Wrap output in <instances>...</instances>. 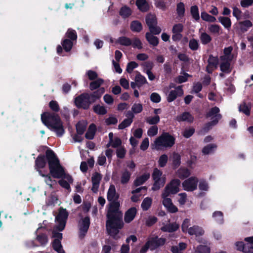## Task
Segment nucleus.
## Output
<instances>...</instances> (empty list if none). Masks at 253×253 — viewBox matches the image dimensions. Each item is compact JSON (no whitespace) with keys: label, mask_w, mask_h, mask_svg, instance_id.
<instances>
[{"label":"nucleus","mask_w":253,"mask_h":253,"mask_svg":"<svg viewBox=\"0 0 253 253\" xmlns=\"http://www.w3.org/2000/svg\"><path fill=\"white\" fill-rule=\"evenodd\" d=\"M138 66V64L135 61H130L128 62L126 66V71L128 73H131L133 70Z\"/></svg>","instance_id":"69168bd1"},{"label":"nucleus","mask_w":253,"mask_h":253,"mask_svg":"<svg viewBox=\"0 0 253 253\" xmlns=\"http://www.w3.org/2000/svg\"><path fill=\"white\" fill-rule=\"evenodd\" d=\"M154 182L153 184L152 190L153 191H157L159 190L161 187H163L166 183V178L165 176H163L161 179H157L153 180Z\"/></svg>","instance_id":"cd10ccee"},{"label":"nucleus","mask_w":253,"mask_h":253,"mask_svg":"<svg viewBox=\"0 0 253 253\" xmlns=\"http://www.w3.org/2000/svg\"><path fill=\"white\" fill-rule=\"evenodd\" d=\"M221 118L222 115L221 114L215 115L214 117H212L211 118L212 120L211 122L205 125L203 127L204 131L206 132L208 131L211 128V126L216 125Z\"/></svg>","instance_id":"a211bd4d"},{"label":"nucleus","mask_w":253,"mask_h":253,"mask_svg":"<svg viewBox=\"0 0 253 253\" xmlns=\"http://www.w3.org/2000/svg\"><path fill=\"white\" fill-rule=\"evenodd\" d=\"M198 179L197 177L192 176L184 180L182 185L184 190L187 191H193L197 189Z\"/></svg>","instance_id":"9d476101"},{"label":"nucleus","mask_w":253,"mask_h":253,"mask_svg":"<svg viewBox=\"0 0 253 253\" xmlns=\"http://www.w3.org/2000/svg\"><path fill=\"white\" fill-rule=\"evenodd\" d=\"M179 225L176 222H173L164 225L161 228L163 232L171 233L177 231Z\"/></svg>","instance_id":"6ab92c4d"},{"label":"nucleus","mask_w":253,"mask_h":253,"mask_svg":"<svg viewBox=\"0 0 253 253\" xmlns=\"http://www.w3.org/2000/svg\"><path fill=\"white\" fill-rule=\"evenodd\" d=\"M75 104L78 109L87 110L90 105L92 104L89 96V93H83L75 97Z\"/></svg>","instance_id":"39448f33"},{"label":"nucleus","mask_w":253,"mask_h":253,"mask_svg":"<svg viewBox=\"0 0 253 253\" xmlns=\"http://www.w3.org/2000/svg\"><path fill=\"white\" fill-rule=\"evenodd\" d=\"M219 60L217 56H213L212 54L209 55L208 63L209 66H212L216 69L218 64Z\"/></svg>","instance_id":"c03bdc74"},{"label":"nucleus","mask_w":253,"mask_h":253,"mask_svg":"<svg viewBox=\"0 0 253 253\" xmlns=\"http://www.w3.org/2000/svg\"><path fill=\"white\" fill-rule=\"evenodd\" d=\"M117 42L122 45L128 46L131 45L132 40L128 37L122 36L118 38Z\"/></svg>","instance_id":"4c0bfd02"},{"label":"nucleus","mask_w":253,"mask_h":253,"mask_svg":"<svg viewBox=\"0 0 253 253\" xmlns=\"http://www.w3.org/2000/svg\"><path fill=\"white\" fill-rule=\"evenodd\" d=\"M65 37L67 39L71 40L73 42H76L78 37L76 31L72 28H69L67 30L65 33Z\"/></svg>","instance_id":"e433bc0d"},{"label":"nucleus","mask_w":253,"mask_h":253,"mask_svg":"<svg viewBox=\"0 0 253 253\" xmlns=\"http://www.w3.org/2000/svg\"><path fill=\"white\" fill-rule=\"evenodd\" d=\"M131 176V173L127 170H125L122 174L121 177V182L123 184H126L128 182Z\"/></svg>","instance_id":"8fccbe9b"},{"label":"nucleus","mask_w":253,"mask_h":253,"mask_svg":"<svg viewBox=\"0 0 253 253\" xmlns=\"http://www.w3.org/2000/svg\"><path fill=\"white\" fill-rule=\"evenodd\" d=\"M130 29L133 32L139 33L143 29L141 23L138 20L132 21L130 25Z\"/></svg>","instance_id":"c756f323"},{"label":"nucleus","mask_w":253,"mask_h":253,"mask_svg":"<svg viewBox=\"0 0 253 253\" xmlns=\"http://www.w3.org/2000/svg\"><path fill=\"white\" fill-rule=\"evenodd\" d=\"M147 241L151 246V251H154L164 246L166 242V239L154 235L149 237Z\"/></svg>","instance_id":"1a4fd4ad"},{"label":"nucleus","mask_w":253,"mask_h":253,"mask_svg":"<svg viewBox=\"0 0 253 253\" xmlns=\"http://www.w3.org/2000/svg\"><path fill=\"white\" fill-rule=\"evenodd\" d=\"M208 29L209 31L212 34H219L220 31L221 30V27L217 24L211 25L209 27Z\"/></svg>","instance_id":"052dcab7"},{"label":"nucleus","mask_w":253,"mask_h":253,"mask_svg":"<svg viewBox=\"0 0 253 253\" xmlns=\"http://www.w3.org/2000/svg\"><path fill=\"white\" fill-rule=\"evenodd\" d=\"M49 107L53 112H44L41 115L42 123L50 130L56 132L58 137H61L65 133L63 123L59 115L56 114L60 110L58 102L51 100Z\"/></svg>","instance_id":"7ed1b4c3"},{"label":"nucleus","mask_w":253,"mask_h":253,"mask_svg":"<svg viewBox=\"0 0 253 253\" xmlns=\"http://www.w3.org/2000/svg\"><path fill=\"white\" fill-rule=\"evenodd\" d=\"M190 13L196 21L200 19L199 11L198 7L197 5H193L190 7Z\"/></svg>","instance_id":"de8ad7c7"},{"label":"nucleus","mask_w":253,"mask_h":253,"mask_svg":"<svg viewBox=\"0 0 253 253\" xmlns=\"http://www.w3.org/2000/svg\"><path fill=\"white\" fill-rule=\"evenodd\" d=\"M195 129L193 127L185 128L182 132V135L186 138H188L192 136L194 133Z\"/></svg>","instance_id":"338daca9"},{"label":"nucleus","mask_w":253,"mask_h":253,"mask_svg":"<svg viewBox=\"0 0 253 253\" xmlns=\"http://www.w3.org/2000/svg\"><path fill=\"white\" fill-rule=\"evenodd\" d=\"M204 230L202 227L197 225H194L188 229V234L190 235H195L196 237L202 236L204 234Z\"/></svg>","instance_id":"aec40b11"},{"label":"nucleus","mask_w":253,"mask_h":253,"mask_svg":"<svg viewBox=\"0 0 253 253\" xmlns=\"http://www.w3.org/2000/svg\"><path fill=\"white\" fill-rule=\"evenodd\" d=\"M131 9L126 5L121 7L119 12L120 15L124 18L128 17L131 14Z\"/></svg>","instance_id":"58836bf2"},{"label":"nucleus","mask_w":253,"mask_h":253,"mask_svg":"<svg viewBox=\"0 0 253 253\" xmlns=\"http://www.w3.org/2000/svg\"><path fill=\"white\" fill-rule=\"evenodd\" d=\"M160 119L159 116L158 115H156L154 117H147L146 119V121L150 125H155L160 122Z\"/></svg>","instance_id":"bf43d9fd"},{"label":"nucleus","mask_w":253,"mask_h":253,"mask_svg":"<svg viewBox=\"0 0 253 253\" xmlns=\"http://www.w3.org/2000/svg\"><path fill=\"white\" fill-rule=\"evenodd\" d=\"M101 179L102 175L100 173L97 172H95L93 174L91 177V181L92 184L91 190L93 191V192L96 193L98 191L99 184Z\"/></svg>","instance_id":"4468645a"},{"label":"nucleus","mask_w":253,"mask_h":253,"mask_svg":"<svg viewBox=\"0 0 253 253\" xmlns=\"http://www.w3.org/2000/svg\"><path fill=\"white\" fill-rule=\"evenodd\" d=\"M185 11L184 4L180 2L177 4L176 5V12L178 16L183 17L184 15Z\"/></svg>","instance_id":"864d4df0"},{"label":"nucleus","mask_w":253,"mask_h":253,"mask_svg":"<svg viewBox=\"0 0 253 253\" xmlns=\"http://www.w3.org/2000/svg\"><path fill=\"white\" fill-rule=\"evenodd\" d=\"M135 81L137 83L138 87H140L144 84L147 83L146 78L142 76L139 72H137V74L135 78Z\"/></svg>","instance_id":"72a5a7b5"},{"label":"nucleus","mask_w":253,"mask_h":253,"mask_svg":"<svg viewBox=\"0 0 253 253\" xmlns=\"http://www.w3.org/2000/svg\"><path fill=\"white\" fill-rule=\"evenodd\" d=\"M183 94V90L181 86H178L175 90H171L168 95L167 100L169 103L175 100L178 96H180Z\"/></svg>","instance_id":"f8f14e48"},{"label":"nucleus","mask_w":253,"mask_h":253,"mask_svg":"<svg viewBox=\"0 0 253 253\" xmlns=\"http://www.w3.org/2000/svg\"><path fill=\"white\" fill-rule=\"evenodd\" d=\"M77 133L79 135L84 133L86 128V123L84 121H79L76 126Z\"/></svg>","instance_id":"473e14b6"},{"label":"nucleus","mask_w":253,"mask_h":253,"mask_svg":"<svg viewBox=\"0 0 253 253\" xmlns=\"http://www.w3.org/2000/svg\"><path fill=\"white\" fill-rule=\"evenodd\" d=\"M120 206L118 201L111 202L106 214L107 230L108 234L115 240L120 238L118 234L124 225L122 219L123 213L119 211Z\"/></svg>","instance_id":"f03ea898"},{"label":"nucleus","mask_w":253,"mask_h":253,"mask_svg":"<svg viewBox=\"0 0 253 253\" xmlns=\"http://www.w3.org/2000/svg\"><path fill=\"white\" fill-rule=\"evenodd\" d=\"M180 181L178 179H173L165 187L162 193V198L168 197L170 194H175L179 191Z\"/></svg>","instance_id":"423d86ee"},{"label":"nucleus","mask_w":253,"mask_h":253,"mask_svg":"<svg viewBox=\"0 0 253 253\" xmlns=\"http://www.w3.org/2000/svg\"><path fill=\"white\" fill-rule=\"evenodd\" d=\"M201 18L203 20L207 22H214L216 21L215 17L209 14L205 11L201 12Z\"/></svg>","instance_id":"5fc2aeb1"},{"label":"nucleus","mask_w":253,"mask_h":253,"mask_svg":"<svg viewBox=\"0 0 253 253\" xmlns=\"http://www.w3.org/2000/svg\"><path fill=\"white\" fill-rule=\"evenodd\" d=\"M241 29L243 32L247 31L248 29L253 26L252 22L249 20H246L239 23Z\"/></svg>","instance_id":"3c124183"},{"label":"nucleus","mask_w":253,"mask_h":253,"mask_svg":"<svg viewBox=\"0 0 253 253\" xmlns=\"http://www.w3.org/2000/svg\"><path fill=\"white\" fill-rule=\"evenodd\" d=\"M200 39L202 43L204 45L209 43L212 40L211 37L206 32L202 33L201 34Z\"/></svg>","instance_id":"49530a36"},{"label":"nucleus","mask_w":253,"mask_h":253,"mask_svg":"<svg viewBox=\"0 0 253 253\" xmlns=\"http://www.w3.org/2000/svg\"><path fill=\"white\" fill-rule=\"evenodd\" d=\"M168 161V157L166 154L162 155L159 159L158 163L159 166L161 168L165 167Z\"/></svg>","instance_id":"680f3d73"},{"label":"nucleus","mask_w":253,"mask_h":253,"mask_svg":"<svg viewBox=\"0 0 253 253\" xmlns=\"http://www.w3.org/2000/svg\"><path fill=\"white\" fill-rule=\"evenodd\" d=\"M216 147L217 146L214 144H208L203 148L202 153L205 155H208L212 153Z\"/></svg>","instance_id":"09e8293b"},{"label":"nucleus","mask_w":253,"mask_h":253,"mask_svg":"<svg viewBox=\"0 0 253 253\" xmlns=\"http://www.w3.org/2000/svg\"><path fill=\"white\" fill-rule=\"evenodd\" d=\"M150 175L149 173H146L137 177L134 181V186L137 187L142 185L150 178Z\"/></svg>","instance_id":"bb28decb"},{"label":"nucleus","mask_w":253,"mask_h":253,"mask_svg":"<svg viewBox=\"0 0 253 253\" xmlns=\"http://www.w3.org/2000/svg\"><path fill=\"white\" fill-rule=\"evenodd\" d=\"M232 60L231 59H227L222 61V62L220 65V69L223 73L229 74L231 72L230 66Z\"/></svg>","instance_id":"5701e85b"},{"label":"nucleus","mask_w":253,"mask_h":253,"mask_svg":"<svg viewBox=\"0 0 253 253\" xmlns=\"http://www.w3.org/2000/svg\"><path fill=\"white\" fill-rule=\"evenodd\" d=\"M96 131V125L93 123L90 124L86 132L85 133V137L89 140L93 139L95 134Z\"/></svg>","instance_id":"393cba45"},{"label":"nucleus","mask_w":253,"mask_h":253,"mask_svg":"<svg viewBox=\"0 0 253 253\" xmlns=\"http://www.w3.org/2000/svg\"><path fill=\"white\" fill-rule=\"evenodd\" d=\"M145 21L148 28L157 25V19L155 15L148 14L146 16Z\"/></svg>","instance_id":"7c9ffc66"},{"label":"nucleus","mask_w":253,"mask_h":253,"mask_svg":"<svg viewBox=\"0 0 253 253\" xmlns=\"http://www.w3.org/2000/svg\"><path fill=\"white\" fill-rule=\"evenodd\" d=\"M181 164V156L177 153L174 152L172 155V167L173 169L178 168Z\"/></svg>","instance_id":"c9c22d12"},{"label":"nucleus","mask_w":253,"mask_h":253,"mask_svg":"<svg viewBox=\"0 0 253 253\" xmlns=\"http://www.w3.org/2000/svg\"><path fill=\"white\" fill-rule=\"evenodd\" d=\"M175 142V138L169 132H164L155 141V144L158 146L166 148L172 147Z\"/></svg>","instance_id":"20e7f679"},{"label":"nucleus","mask_w":253,"mask_h":253,"mask_svg":"<svg viewBox=\"0 0 253 253\" xmlns=\"http://www.w3.org/2000/svg\"><path fill=\"white\" fill-rule=\"evenodd\" d=\"M137 213V209L135 207H131L127 210L124 216V220L126 223L131 222L135 218Z\"/></svg>","instance_id":"2eb2a0df"},{"label":"nucleus","mask_w":253,"mask_h":253,"mask_svg":"<svg viewBox=\"0 0 253 253\" xmlns=\"http://www.w3.org/2000/svg\"><path fill=\"white\" fill-rule=\"evenodd\" d=\"M152 203V199L149 197H146L143 200L141 207L144 211H146L151 207Z\"/></svg>","instance_id":"37998d69"},{"label":"nucleus","mask_w":253,"mask_h":253,"mask_svg":"<svg viewBox=\"0 0 253 253\" xmlns=\"http://www.w3.org/2000/svg\"><path fill=\"white\" fill-rule=\"evenodd\" d=\"M107 200L110 202L118 201L119 194L116 193V188L114 185H111L108 190Z\"/></svg>","instance_id":"dca6fc26"},{"label":"nucleus","mask_w":253,"mask_h":253,"mask_svg":"<svg viewBox=\"0 0 253 253\" xmlns=\"http://www.w3.org/2000/svg\"><path fill=\"white\" fill-rule=\"evenodd\" d=\"M145 73L151 72L154 67V64L152 61H146L141 64Z\"/></svg>","instance_id":"13d9d810"},{"label":"nucleus","mask_w":253,"mask_h":253,"mask_svg":"<svg viewBox=\"0 0 253 253\" xmlns=\"http://www.w3.org/2000/svg\"><path fill=\"white\" fill-rule=\"evenodd\" d=\"M105 92V88L103 87H100L96 90L89 93V96L92 103L99 99L102 95Z\"/></svg>","instance_id":"f3484780"},{"label":"nucleus","mask_w":253,"mask_h":253,"mask_svg":"<svg viewBox=\"0 0 253 253\" xmlns=\"http://www.w3.org/2000/svg\"><path fill=\"white\" fill-rule=\"evenodd\" d=\"M196 251L199 253H210L211 249L206 245H200L197 247Z\"/></svg>","instance_id":"e2e57ef3"},{"label":"nucleus","mask_w":253,"mask_h":253,"mask_svg":"<svg viewBox=\"0 0 253 253\" xmlns=\"http://www.w3.org/2000/svg\"><path fill=\"white\" fill-rule=\"evenodd\" d=\"M94 112L99 115H104L107 113L105 107L99 104L94 105L93 107Z\"/></svg>","instance_id":"ea45409f"},{"label":"nucleus","mask_w":253,"mask_h":253,"mask_svg":"<svg viewBox=\"0 0 253 253\" xmlns=\"http://www.w3.org/2000/svg\"><path fill=\"white\" fill-rule=\"evenodd\" d=\"M145 38L148 43L154 47L157 46L159 43V38L149 32L146 33Z\"/></svg>","instance_id":"b1692460"},{"label":"nucleus","mask_w":253,"mask_h":253,"mask_svg":"<svg viewBox=\"0 0 253 253\" xmlns=\"http://www.w3.org/2000/svg\"><path fill=\"white\" fill-rule=\"evenodd\" d=\"M68 215L69 213L66 209L63 207L59 208L58 213L55 217V220L58 223V225L56 226L57 230L62 231L65 229Z\"/></svg>","instance_id":"0eeeda50"},{"label":"nucleus","mask_w":253,"mask_h":253,"mask_svg":"<svg viewBox=\"0 0 253 253\" xmlns=\"http://www.w3.org/2000/svg\"><path fill=\"white\" fill-rule=\"evenodd\" d=\"M104 83V80L101 78H98L96 80L90 82L89 84V89L93 91L98 89L100 88L101 85Z\"/></svg>","instance_id":"f704fd0d"},{"label":"nucleus","mask_w":253,"mask_h":253,"mask_svg":"<svg viewBox=\"0 0 253 253\" xmlns=\"http://www.w3.org/2000/svg\"><path fill=\"white\" fill-rule=\"evenodd\" d=\"M176 120L178 122L186 121L191 123L194 121V117L188 112H185L177 117Z\"/></svg>","instance_id":"4be33fe9"},{"label":"nucleus","mask_w":253,"mask_h":253,"mask_svg":"<svg viewBox=\"0 0 253 253\" xmlns=\"http://www.w3.org/2000/svg\"><path fill=\"white\" fill-rule=\"evenodd\" d=\"M133 120L131 119H125L123 122L120 123L118 126V128L120 129H123L129 126L132 123Z\"/></svg>","instance_id":"4d7b16f0"},{"label":"nucleus","mask_w":253,"mask_h":253,"mask_svg":"<svg viewBox=\"0 0 253 253\" xmlns=\"http://www.w3.org/2000/svg\"><path fill=\"white\" fill-rule=\"evenodd\" d=\"M47 163L50 174L52 177L66 178L70 182H73L72 176L66 173L65 169L61 165L57 156L54 152L49 148L45 151V155L40 154L35 160V169L39 173L42 172L41 169L45 168Z\"/></svg>","instance_id":"f257e3e1"},{"label":"nucleus","mask_w":253,"mask_h":253,"mask_svg":"<svg viewBox=\"0 0 253 253\" xmlns=\"http://www.w3.org/2000/svg\"><path fill=\"white\" fill-rule=\"evenodd\" d=\"M136 5L138 9L143 12L149 10L150 6L146 0H136Z\"/></svg>","instance_id":"412c9836"},{"label":"nucleus","mask_w":253,"mask_h":253,"mask_svg":"<svg viewBox=\"0 0 253 253\" xmlns=\"http://www.w3.org/2000/svg\"><path fill=\"white\" fill-rule=\"evenodd\" d=\"M61 179L58 181L59 184L63 188L67 190L68 192H70L71 191V188L70 185V183H72V182H70L66 178H61Z\"/></svg>","instance_id":"a18cd8bd"},{"label":"nucleus","mask_w":253,"mask_h":253,"mask_svg":"<svg viewBox=\"0 0 253 253\" xmlns=\"http://www.w3.org/2000/svg\"><path fill=\"white\" fill-rule=\"evenodd\" d=\"M219 22L226 29H229L231 26V21L227 17L220 16L218 18Z\"/></svg>","instance_id":"79ce46f5"},{"label":"nucleus","mask_w":253,"mask_h":253,"mask_svg":"<svg viewBox=\"0 0 253 253\" xmlns=\"http://www.w3.org/2000/svg\"><path fill=\"white\" fill-rule=\"evenodd\" d=\"M52 248L58 253H66L63 248L61 242L58 240H53L51 243Z\"/></svg>","instance_id":"c85d7f7f"},{"label":"nucleus","mask_w":253,"mask_h":253,"mask_svg":"<svg viewBox=\"0 0 253 253\" xmlns=\"http://www.w3.org/2000/svg\"><path fill=\"white\" fill-rule=\"evenodd\" d=\"M90 224V217L86 216L79 222V237L82 239L85 236Z\"/></svg>","instance_id":"6e6552de"},{"label":"nucleus","mask_w":253,"mask_h":253,"mask_svg":"<svg viewBox=\"0 0 253 253\" xmlns=\"http://www.w3.org/2000/svg\"><path fill=\"white\" fill-rule=\"evenodd\" d=\"M44 227L41 225L36 231V240L40 243V245L44 247L48 242L47 234L45 232H41V230L44 229Z\"/></svg>","instance_id":"9b49d317"},{"label":"nucleus","mask_w":253,"mask_h":253,"mask_svg":"<svg viewBox=\"0 0 253 253\" xmlns=\"http://www.w3.org/2000/svg\"><path fill=\"white\" fill-rule=\"evenodd\" d=\"M163 204L170 213H175L178 211V208L173 204L170 198L166 197L162 198Z\"/></svg>","instance_id":"ddd939ff"},{"label":"nucleus","mask_w":253,"mask_h":253,"mask_svg":"<svg viewBox=\"0 0 253 253\" xmlns=\"http://www.w3.org/2000/svg\"><path fill=\"white\" fill-rule=\"evenodd\" d=\"M177 175L180 179H185L188 177L190 172L189 170L187 168H180L177 170Z\"/></svg>","instance_id":"a19ab883"},{"label":"nucleus","mask_w":253,"mask_h":253,"mask_svg":"<svg viewBox=\"0 0 253 253\" xmlns=\"http://www.w3.org/2000/svg\"><path fill=\"white\" fill-rule=\"evenodd\" d=\"M199 46V43L197 40L194 38L190 40L189 42V47L191 50L193 51L197 50Z\"/></svg>","instance_id":"6e6d98bb"},{"label":"nucleus","mask_w":253,"mask_h":253,"mask_svg":"<svg viewBox=\"0 0 253 253\" xmlns=\"http://www.w3.org/2000/svg\"><path fill=\"white\" fill-rule=\"evenodd\" d=\"M40 174L42 177L45 178V182L49 186V187L50 188L52 187L53 184H54V183H56V180H53L52 179L51 177H52V176L50 174V173L47 174H43V173H42V172H41V173H40Z\"/></svg>","instance_id":"603ef678"},{"label":"nucleus","mask_w":253,"mask_h":253,"mask_svg":"<svg viewBox=\"0 0 253 253\" xmlns=\"http://www.w3.org/2000/svg\"><path fill=\"white\" fill-rule=\"evenodd\" d=\"M233 50V48L232 46L225 47L223 49V53L224 55L220 57V60L221 61H224L227 59L232 60L233 58V55H232L231 53Z\"/></svg>","instance_id":"a878e982"},{"label":"nucleus","mask_w":253,"mask_h":253,"mask_svg":"<svg viewBox=\"0 0 253 253\" xmlns=\"http://www.w3.org/2000/svg\"><path fill=\"white\" fill-rule=\"evenodd\" d=\"M239 111L243 112L247 116H250L251 107L248 106L245 103H244L239 106Z\"/></svg>","instance_id":"774afa93"},{"label":"nucleus","mask_w":253,"mask_h":253,"mask_svg":"<svg viewBox=\"0 0 253 253\" xmlns=\"http://www.w3.org/2000/svg\"><path fill=\"white\" fill-rule=\"evenodd\" d=\"M74 42L71 40L65 39L61 42L62 46L66 52H69L73 46Z\"/></svg>","instance_id":"2f4dec72"},{"label":"nucleus","mask_w":253,"mask_h":253,"mask_svg":"<svg viewBox=\"0 0 253 253\" xmlns=\"http://www.w3.org/2000/svg\"><path fill=\"white\" fill-rule=\"evenodd\" d=\"M220 111L219 108L218 107L214 106L211 108L210 110L207 113L206 115L207 118L211 117L212 116H214L213 117L215 116V115H218L219 112Z\"/></svg>","instance_id":"0e129e2a"}]
</instances>
